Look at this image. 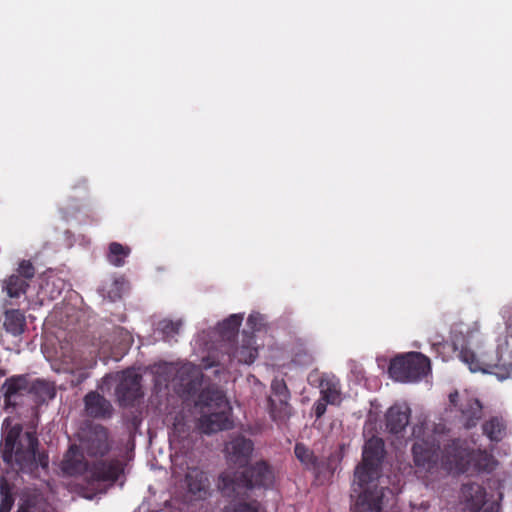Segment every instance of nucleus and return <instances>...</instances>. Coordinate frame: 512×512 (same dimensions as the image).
I'll return each instance as SVG.
<instances>
[{
  "label": "nucleus",
  "mask_w": 512,
  "mask_h": 512,
  "mask_svg": "<svg viewBox=\"0 0 512 512\" xmlns=\"http://www.w3.org/2000/svg\"><path fill=\"white\" fill-rule=\"evenodd\" d=\"M386 451L384 441L379 437L368 439L363 447L362 462L356 467L353 486H358L359 495L352 512H382L383 499L392 494L389 488L378 487L376 481Z\"/></svg>",
  "instance_id": "2"
},
{
  "label": "nucleus",
  "mask_w": 512,
  "mask_h": 512,
  "mask_svg": "<svg viewBox=\"0 0 512 512\" xmlns=\"http://www.w3.org/2000/svg\"><path fill=\"white\" fill-rule=\"evenodd\" d=\"M192 413L183 409L175 414L169 432L172 450V477L175 484L185 488L184 501L192 500Z\"/></svg>",
  "instance_id": "3"
},
{
  "label": "nucleus",
  "mask_w": 512,
  "mask_h": 512,
  "mask_svg": "<svg viewBox=\"0 0 512 512\" xmlns=\"http://www.w3.org/2000/svg\"><path fill=\"white\" fill-rule=\"evenodd\" d=\"M225 512H259V503L253 501L250 503H238L231 509H226Z\"/></svg>",
  "instance_id": "38"
},
{
  "label": "nucleus",
  "mask_w": 512,
  "mask_h": 512,
  "mask_svg": "<svg viewBox=\"0 0 512 512\" xmlns=\"http://www.w3.org/2000/svg\"><path fill=\"white\" fill-rule=\"evenodd\" d=\"M412 436L417 440L412 446V455L417 472L433 473L441 464L440 447L442 441L436 433H425L423 423L412 428Z\"/></svg>",
  "instance_id": "6"
},
{
  "label": "nucleus",
  "mask_w": 512,
  "mask_h": 512,
  "mask_svg": "<svg viewBox=\"0 0 512 512\" xmlns=\"http://www.w3.org/2000/svg\"><path fill=\"white\" fill-rule=\"evenodd\" d=\"M459 411L461 413V420L466 429L475 427L483 415L482 404L476 398H468L462 402Z\"/></svg>",
  "instance_id": "20"
},
{
  "label": "nucleus",
  "mask_w": 512,
  "mask_h": 512,
  "mask_svg": "<svg viewBox=\"0 0 512 512\" xmlns=\"http://www.w3.org/2000/svg\"><path fill=\"white\" fill-rule=\"evenodd\" d=\"M289 399L268 398L269 414L273 421L277 423L285 422L291 415V406Z\"/></svg>",
  "instance_id": "26"
},
{
  "label": "nucleus",
  "mask_w": 512,
  "mask_h": 512,
  "mask_svg": "<svg viewBox=\"0 0 512 512\" xmlns=\"http://www.w3.org/2000/svg\"><path fill=\"white\" fill-rule=\"evenodd\" d=\"M29 283L19 275H11L5 281V290L10 298H19L26 293Z\"/></svg>",
  "instance_id": "32"
},
{
  "label": "nucleus",
  "mask_w": 512,
  "mask_h": 512,
  "mask_svg": "<svg viewBox=\"0 0 512 512\" xmlns=\"http://www.w3.org/2000/svg\"><path fill=\"white\" fill-rule=\"evenodd\" d=\"M29 394L34 396L35 402L42 404L47 400L53 399L56 395L55 388L49 382L41 379H30Z\"/></svg>",
  "instance_id": "25"
},
{
  "label": "nucleus",
  "mask_w": 512,
  "mask_h": 512,
  "mask_svg": "<svg viewBox=\"0 0 512 512\" xmlns=\"http://www.w3.org/2000/svg\"><path fill=\"white\" fill-rule=\"evenodd\" d=\"M17 271V275L25 279L27 282L35 275V268L29 260H22Z\"/></svg>",
  "instance_id": "37"
},
{
  "label": "nucleus",
  "mask_w": 512,
  "mask_h": 512,
  "mask_svg": "<svg viewBox=\"0 0 512 512\" xmlns=\"http://www.w3.org/2000/svg\"><path fill=\"white\" fill-rule=\"evenodd\" d=\"M87 416L93 419H110L114 409L111 402L97 391L88 392L83 399Z\"/></svg>",
  "instance_id": "15"
},
{
  "label": "nucleus",
  "mask_w": 512,
  "mask_h": 512,
  "mask_svg": "<svg viewBox=\"0 0 512 512\" xmlns=\"http://www.w3.org/2000/svg\"><path fill=\"white\" fill-rule=\"evenodd\" d=\"M253 449V442L241 435L232 438L225 446L228 461L240 467L249 462Z\"/></svg>",
  "instance_id": "12"
},
{
  "label": "nucleus",
  "mask_w": 512,
  "mask_h": 512,
  "mask_svg": "<svg viewBox=\"0 0 512 512\" xmlns=\"http://www.w3.org/2000/svg\"><path fill=\"white\" fill-rule=\"evenodd\" d=\"M197 478H198V474H194V492H193L194 500L196 499L197 495L199 497H201L202 496V492L204 494H206V491L204 490V488L200 484L197 485Z\"/></svg>",
  "instance_id": "43"
},
{
  "label": "nucleus",
  "mask_w": 512,
  "mask_h": 512,
  "mask_svg": "<svg viewBox=\"0 0 512 512\" xmlns=\"http://www.w3.org/2000/svg\"><path fill=\"white\" fill-rule=\"evenodd\" d=\"M465 508L469 512H478L492 500L487 499V493L483 486L477 483H467L461 488Z\"/></svg>",
  "instance_id": "19"
},
{
  "label": "nucleus",
  "mask_w": 512,
  "mask_h": 512,
  "mask_svg": "<svg viewBox=\"0 0 512 512\" xmlns=\"http://www.w3.org/2000/svg\"><path fill=\"white\" fill-rule=\"evenodd\" d=\"M178 372V369L172 363H162L154 367L156 381L159 384L175 380Z\"/></svg>",
  "instance_id": "34"
},
{
  "label": "nucleus",
  "mask_w": 512,
  "mask_h": 512,
  "mask_svg": "<svg viewBox=\"0 0 512 512\" xmlns=\"http://www.w3.org/2000/svg\"><path fill=\"white\" fill-rule=\"evenodd\" d=\"M15 485L5 476L0 477V512H10L15 503Z\"/></svg>",
  "instance_id": "29"
},
{
  "label": "nucleus",
  "mask_w": 512,
  "mask_h": 512,
  "mask_svg": "<svg viewBox=\"0 0 512 512\" xmlns=\"http://www.w3.org/2000/svg\"><path fill=\"white\" fill-rule=\"evenodd\" d=\"M230 412L231 409L207 411L199 420L200 430L205 434H212L230 429L233 424L230 418Z\"/></svg>",
  "instance_id": "13"
},
{
  "label": "nucleus",
  "mask_w": 512,
  "mask_h": 512,
  "mask_svg": "<svg viewBox=\"0 0 512 512\" xmlns=\"http://www.w3.org/2000/svg\"><path fill=\"white\" fill-rule=\"evenodd\" d=\"M459 358L462 362L468 365L471 372H488V365L484 360L477 357L474 351L467 347H463L459 353Z\"/></svg>",
  "instance_id": "31"
},
{
  "label": "nucleus",
  "mask_w": 512,
  "mask_h": 512,
  "mask_svg": "<svg viewBox=\"0 0 512 512\" xmlns=\"http://www.w3.org/2000/svg\"><path fill=\"white\" fill-rule=\"evenodd\" d=\"M258 357V347L256 338L252 332L244 331L241 343L237 346L232 344V348L224 350L222 353L215 354V351H209L202 358L200 364H194V391L196 386H201L219 375L234 362L237 364H252Z\"/></svg>",
  "instance_id": "4"
},
{
  "label": "nucleus",
  "mask_w": 512,
  "mask_h": 512,
  "mask_svg": "<svg viewBox=\"0 0 512 512\" xmlns=\"http://www.w3.org/2000/svg\"><path fill=\"white\" fill-rule=\"evenodd\" d=\"M198 405L207 408V411L231 409L224 391L214 384H209L202 389L198 395V400L194 401V407Z\"/></svg>",
  "instance_id": "18"
},
{
  "label": "nucleus",
  "mask_w": 512,
  "mask_h": 512,
  "mask_svg": "<svg viewBox=\"0 0 512 512\" xmlns=\"http://www.w3.org/2000/svg\"><path fill=\"white\" fill-rule=\"evenodd\" d=\"M242 321V314H231L222 322L218 323L214 330V334L217 338V344L209 348L208 352L215 351V354H217L232 348V344L238 336Z\"/></svg>",
  "instance_id": "11"
},
{
  "label": "nucleus",
  "mask_w": 512,
  "mask_h": 512,
  "mask_svg": "<svg viewBox=\"0 0 512 512\" xmlns=\"http://www.w3.org/2000/svg\"><path fill=\"white\" fill-rule=\"evenodd\" d=\"M320 394L329 404H336L340 400V384L335 376L324 374L320 379Z\"/></svg>",
  "instance_id": "24"
},
{
  "label": "nucleus",
  "mask_w": 512,
  "mask_h": 512,
  "mask_svg": "<svg viewBox=\"0 0 512 512\" xmlns=\"http://www.w3.org/2000/svg\"><path fill=\"white\" fill-rule=\"evenodd\" d=\"M294 453L296 458L305 466L306 469L314 471L319 469L320 462L318 457L303 443H296Z\"/></svg>",
  "instance_id": "30"
},
{
  "label": "nucleus",
  "mask_w": 512,
  "mask_h": 512,
  "mask_svg": "<svg viewBox=\"0 0 512 512\" xmlns=\"http://www.w3.org/2000/svg\"><path fill=\"white\" fill-rule=\"evenodd\" d=\"M78 441L82 452L93 459L105 457L113 447L109 429L94 422L83 424L78 432Z\"/></svg>",
  "instance_id": "7"
},
{
  "label": "nucleus",
  "mask_w": 512,
  "mask_h": 512,
  "mask_svg": "<svg viewBox=\"0 0 512 512\" xmlns=\"http://www.w3.org/2000/svg\"><path fill=\"white\" fill-rule=\"evenodd\" d=\"M247 325L254 331L259 330L260 326H261L260 314L259 313L250 314L247 319Z\"/></svg>",
  "instance_id": "42"
},
{
  "label": "nucleus",
  "mask_w": 512,
  "mask_h": 512,
  "mask_svg": "<svg viewBox=\"0 0 512 512\" xmlns=\"http://www.w3.org/2000/svg\"><path fill=\"white\" fill-rule=\"evenodd\" d=\"M271 390H272V394L269 397H274L276 399H289L290 398L289 390H288L287 385L284 382V380H278V379L273 380L272 384H271Z\"/></svg>",
  "instance_id": "36"
},
{
  "label": "nucleus",
  "mask_w": 512,
  "mask_h": 512,
  "mask_svg": "<svg viewBox=\"0 0 512 512\" xmlns=\"http://www.w3.org/2000/svg\"><path fill=\"white\" fill-rule=\"evenodd\" d=\"M185 390L190 393L192 391V378L185 379Z\"/></svg>",
  "instance_id": "44"
},
{
  "label": "nucleus",
  "mask_w": 512,
  "mask_h": 512,
  "mask_svg": "<svg viewBox=\"0 0 512 512\" xmlns=\"http://www.w3.org/2000/svg\"><path fill=\"white\" fill-rule=\"evenodd\" d=\"M457 398H458V392H454V393H451V394L449 395V400H450V402H451L453 405H455V404H456V400H457Z\"/></svg>",
  "instance_id": "45"
},
{
  "label": "nucleus",
  "mask_w": 512,
  "mask_h": 512,
  "mask_svg": "<svg viewBox=\"0 0 512 512\" xmlns=\"http://www.w3.org/2000/svg\"><path fill=\"white\" fill-rule=\"evenodd\" d=\"M274 479L272 467L266 461H258L233 476L223 473L219 478L218 487L223 495L237 497L242 493V490L254 487L268 488L273 485Z\"/></svg>",
  "instance_id": "5"
},
{
  "label": "nucleus",
  "mask_w": 512,
  "mask_h": 512,
  "mask_svg": "<svg viewBox=\"0 0 512 512\" xmlns=\"http://www.w3.org/2000/svg\"><path fill=\"white\" fill-rule=\"evenodd\" d=\"M430 360L419 352H410L391 360L388 371L396 381L416 382L430 371Z\"/></svg>",
  "instance_id": "8"
},
{
  "label": "nucleus",
  "mask_w": 512,
  "mask_h": 512,
  "mask_svg": "<svg viewBox=\"0 0 512 512\" xmlns=\"http://www.w3.org/2000/svg\"><path fill=\"white\" fill-rule=\"evenodd\" d=\"M292 361L298 366H311L314 363V352L307 345L299 343L294 348Z\"/></svg>",
  "instance_id": "33"
},
{
  "label": "nucleus",
  "mask_w": 512,
  "mask_h": 512,
  "mask_svg": "<svg viewBox=\"0 0 512 512\" xmlns=\"http://www.w3.org/2000/svg\"><path fill=\"white\" fill-rule=\"evenodd\" d=\"M2 390L5 405L15 407L17 398L29 394L30 377L27 374L11 376L3 383Z\"/></svg>",
  "instance_id": "14"
},
{
  "label": "nucleus",
  "mask_w": 512,
  "mask_h": 512,
  "mask_svg": "<svg viewBox=\"0 0 512 512\" xmlns=\"http://www.w3.org/2000/svg\"><path fill=\"white\" fill-rule=\"evenodd\" d=\"M506 423L502 417L492 416L482 424V432L491 442L498 443L506 436Z\"/></svg>",
  "instance_id": "22"
},
{
  "label": "nucleus",
  "mask_w": 512,
  "mask_h": 512,
  "mask_svg": "<svg viewBox=\"0 0 512 512\" xmlns=\"http://www.w3.org/2000/svg\"><path fill=\"white\" fill-rule=\"evenodd\" d=\"M25 324V316L20 310L12 309L6 311L3 325L7 332L18 336L23 333Z\"/></svg>",
  "instance_id": "27"
},
{
  "label": "nucleus",
  "mask_w": 512,
  "mask_h": 512,
  "mask_svg": "<svg viewBox=\"0 0 512 512\" xmlns=\"http://www.w3.org/2000/svg\"><path fill=\"white\" fill-rule=\"evenodd\" d=\"M470 456L469 457V470L473 469L475 471H492L496 466V461L492 454L488 453L486 450H474L470 447Z\"/></svg>",
  "instance_id": "23"
},
{
  "label": "nucleus",
  "mask_w": 512,
  "mask_h": 512,
  "mask_svg": "<svg viewBox=\"0 0 512 512\" xmlns=\"http://www.w3.org/2000/svg\"><path fill=\"white\" fill-rule=\"evenodd\" d=\"M35 505L36 503L33 499H25L19 504L16 512H34Z\"/></svg>",
  "instance_id": "41"
},
{
  "label": "nucleus",
  "mask_w": 512,
  "mask_h": 512,
  "mask_svg": "<svg viewBox=\"0 0 512 512\" xmlns=\"http://www.w3.org/2000/svg\"><path fill=\"white\" fill-rule=\"evenodd\" d=\"M141 380L142 377L133 370H125L121 373L115 389V395L121 407H133L143 397Z\"/></svg>",
  "instance_id": "10"
},
{
  "label": "nucleus",
  "mask_w": 512,
  "mask_h": 512,
  "mask_svg": "<svg viewBox=\"0 0 512 512\" xmlns=\"http://www.w3.org/2000/svg\"><path fill=\"white\" fill-rule=\"evenodd\" d=\"M39 446L35 431H23L20 423L12 425L8 419L3 422L0 456L3 462L16 473L38 478L39 469H48V453L40 450Z\"/></svg>",
  "instance_id": "1"
},
{
  "label": "nucleus",
  "mask_w": 512,
  "mask_h": 512,
  "mask_svg": "<svg viewBox=\"0 0 512 512\" xmlns=\"http://www.w3.org/2000/svg\"><path fill=\"white\" fill-rule=\"evenodd\" d=\"M85 455L79 444L70 445L61 463L63 473L69 476H76L86 472L88 461L85 459Z\"/></svg>",
  "instance_id": "17"
},
{
  "label": "nucleus",
  "mask_w": 512,
  "mask_h": 512,
  "mask_svg": "<svg viewBox=\"0 0 512 512\" xmlns=\"http://www.w3.org/2000/svg\"><path fill=\"white\" fill-rule=\"evenodd\" d=\"M91 473L98 481H116L121 473V468L117 460H101L92 465Z\"/></svg>",
  "instance_id": "21"
},
{
  "label": "nucleus",
  "mask_w": 512,
  "mask_h": 512,
  "mask_svg": "<svg viewBox=\"0 0 512 512\" xmlns=\"http://www.w3.org/2000/svg\"><path fill=\"white\" fill-rule=\"evenodd\" d=\"M411 409L403 404L392 405L385 413V427L390 434L399 435L404 432L410 422Z\"/></svg>",
  "instance_id": "16"
},
{
  "label": "nucleus",
  "mask_w": 512,
  "mask_h": 512,
  "mask_svg": "<svg viewBox=\"0 0 512 512\" xmlns=\"http://www.w3.org/2000/svg\"><path fill=\"white\" fill-rule=\"evenodd\" d=\"M470 446L467 440L453 438L440 447L441 467L446 472L466 473L469 471Z\"/></svg>",
  "instance_id": "9"
},
{
  "label": "nucleus",
  "mask_w": 512,
  "mask_h": 512,
  "mask_svg": "<svg viewBox=\"0 0 512 512\" xmlns=\"http://www.w3.org/2000/svg\"><path fill=\"white\" fill-rule=\"evenodd\" d=\"M131 248L127 245H123L119 242H111L108 246V252L106 255L107 261L115 266L122 267L125 265V259L130 255Z\"/></svg>",
  "instance_id": "28"
},
{
  "label": "nucleus",
  "mask_w": 512,
  "mask_h": 512,
  "mask_svg": "<svg viewBox=\"0 0 512 512\" xmlns=\"http://www.w3.org/2000/svg\"><path fill=\"white\" fill-rule=\"evenodd\" d=\"M180 325L179 322L163 321L161 322V330L167 337H173L175 334H178Z\"/></svg>",
  "instance_id": "39"
},
{
  "label": "nucleus",
  "mask_w": 512,
  "mask_h": 512,
  "mask_svg": "<svg viewBox=\"0 0 512 512\" xmlns=\"http://www.w3.org/2000/svg\"><path fill=\"white\" fill-rule=\"evenodd\" d=\"M327 404H329V402H326L323 398H320L314 403L313 410L317 419L321 418L325 414Z\"/></svg>",
  "instance_id": "40"
},
{
  "label": "nucleus",
  "mask_w": 512,
  "mask_h": 512,
  "mask_svg": "<svg viewBox=\"0 0 512 512\" xmlns=\"http://www.w3.org/2000/svg\"><path fill=\"white\" fill-rule=\"evenodd\" d=\"M65 287L64 280L60 278H55L51 280H47L45 285L43 286V290L46 294L49 295L51 299H56L60 296L62 290Z\"/></svg>",
  "instance_id": "35"
}]
</instances>
